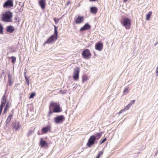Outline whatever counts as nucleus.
I'll return each mask as SVG.
<instances>
[{"instance_id":"nucleus-10","label":"nucleus","mask_w":158,"mask_h":158,"mask_svg":"<svg viewBox=\"0 0 158 158\" xmlns=\"http://www.w3.org/2000/svg\"><path fill=\"white\" fill-rule=\"evenodd\" d=\"M21 127V125L19 124V122H17L15 120L12 123V127L13 128L15 129L17 131Z\"/></svg>"},{"instance_id":"nucleus-9","label":"nucleus","mask_w":158,"mask_h":158,"mask_svg":"<svg viewBox=\"0 0 158 158\" xmlns=\"http://www.w3.org/2000/svg\"><path fill=\"white\" fill-rule=\"evenodd\" d=\"M13 6V2L12 0H7L3 5V7L6 8L11 7Z\"/></svg>"},{"instance_id":"nucleus-11","label":"nucleus","mask_w":158,"mask_h":158,"mask_svg":"<svg viewBox=\"0 0 158 158\" xmlns=\"http://www.w3.org/2000/svg\"><path fill=\"white\" fill-rule=\"evenodd\" d=\"M51 127L50 126H48L43 127L41 129L42 132L43 134H45L51 131Z\"/></svg>"},{"instance_id":"nucleus-23","label":"nucleus","mask_w":158,"mask_h":158,"mask_svg":"<svg viewBox=\"0 0 158 158\" xmlns=\"http://www.w3.org/2000/svg\"><path fill=\"white\" fill-rule=\"evenodd\" d=\"M10 107V105L9 102H7L6 103V105L4 109L3 113H5L6 110L8 109V108Z\"/></svg>"},{"instance_id":"nucleus-25","label":"nucleus","mask_w":158,"mask_h":158,"mask_svg":"<svg viewBox=\"0 0 158 158\" xmlns=\"http://www.w3.org/2000/svg\"><path fill=\"white\" fill-rule=\"evenodd\" d=\"M11 62L13 64H15V63L16 60V57L12 56L11 57Z\"/></svg>"},{"instance_id":"nucleus-37","label":"nucleus","mask_w":158,"mask_h":158,"mask_svg":"<svg viewBox=\"0 0 158 158\" xmlns=\"http://www.w3.org/2000/svg\"><path fill=\"white\" fill-rule=\"evenodd\" d=\"M2 100H6V97L5 95H4L2 98Z\"/></svg>"},{"instance_id":"nucleus-46","label":"nucleus","mask_w":158,"mask_h":158,"mask_svg":"<svg viewBox=\"0 0 158 158\" xmlns=\"http://www.w3.org/2000/svg\"><path fill=\"white\" fill-rule=\"evenodd\" d=\"M123 2H126L128 0H123Z\"/></svg>"},{"instance_id":"nucleus-24","label":"nucleus","mask_w":158,"mask_h":158,"mask_svg":"<svg viewBox=\"0 0 158 158\" xmlns=\"http://www.w3.org/2000/svg\"><path fill=\"white\" fill-rule=\"evenodd\" d=\"M152 14V11H149L147 14L146 15V19L147 20H149L150 18V17L151 16Z\"/></svg>"},{"instance_id":"nucleus-14","label":"nucleus","mask_w":158,"mask_h":158,"mask_svg":"<svg viewBox=\"0 0 158 158\" xmlns=\"http://www.w3.org/2000/svg\"><path fill=\"white\" fill-rule=\"evenodd\" d=\"M84 17L83 16H80L76 18L75 20V22L76 24H79L81 23L84 20Z\"/></svg>"},{"instance_id":"nucleus-41","label":"nucleus","mask_w":158,"mask_h":158,"mask_svg":"<svg viewBox=\"0 0 158 158\" xmlns=\"http://www.w3.org/2000/svg\"><path fill=\"white\" fill-rule=\"evenodd\" d=\"M26 72H25L24 73V77L25 79H26V78H28L26 76Z\"/></svg>"},{"instance_id":"nucleus-39","label":"nucleus","mask_w":158,"mask_h":158,"mask_svg":"<svg viewBox=\"0 0 158 158\" xmlns=\"http://www.w3.org/2000/svg\"><path fill=\"white\" fill-rule=\"evenodd\" d=\"M3 106H2V105H0V111H2Z\"/></svg>"},{"instance_id":"nucleus-35","label":"nucleus","mask_w":158,"mask_h":158,"mask_svg":"<svg viewBox=\"0 0 158 158\" xmlns=\"http://www.w3.org/2000/svg\"><path fill=\"white\" fill-rule=\"evenodd\" d=\"M106 138L104 139L100 143V144L101 145L105 141H106Z\"/></svg>"},{"instance_id":"nucleus-43","label":"nucleus","mask_w":158,"mask_h":158,"mask_svg":"<svg viewBox=\"0 0 158 158\" xmlns=\"http://www.w3.org/2000/svg\"><path fill=\"white\" fill-rule=\"evenodd\" d=\"M37 134L38 135H42L43 134L42 133H40V131H38L37 132Z\"/></svg>"},{"instance_id":"nucleus-16","label":"nucleus","mask_w":158,"mask_h":158,"mask_svg":"<svg viewBox=\"0 0 158 158\" xmlns=\"http://www.w3.org/2000/svg\"><path fill=\"white\" fill-rule=\"evenodd\" d=\"M6 31L10 33H13L15 30L14 27L10 25L6 28Z\"/></svg>"},{"instance_id":"nucleus-30","label":"nucleus","mask_w":158,"mask_h":158,"mask_svg":"<svg viewBox=\"0 0 158 158\" xmlns=\"http://www.w3.org/2000/svg\"><path fill=\"white\" fill-rule=\"evenodd\" d=\"M24 6V4H23L22 5V6L19 9V11L20 12H22L23 10V7Z\"/></svg>"},{"instance_id":"nucleus-6","label":"nucleus","mask_w":158,"mask_h":158,"mask_svg":"<svg viewBox=\"0 0 158 158\" xmlns=\"http://www.w3.org/2000/svg\"><path fill=\"white\" fill-rule=\"evenodd\" d=\"M96 139V138L94 135H92L88 139L87 143V145L89 147H91L95 143Z\"/></svg>"},{"instance_id":"nucleus-31","label":"nucleus","mask_w":158,"mask_h":158,"mask_svg":"<svg viewBox=\"0 0 158 158\" xmlns=\"http://www.w3.org/2000/svg\"><path fill=\"white\" fill-rule=\"evenodd\" d=\"M6 100H2L1 104L0 105H2V106H4L6 103Z\"/></svg>"},{"instance_id":"nucleus-1","label":"nucleus","mask_w":158,"mask_h":158,"mask_svg":"<svg viewBox=\"0 0 158 158\" xmlns=\"http://www.w3.org/2000/svg\"><path fill=\"white\" fill-rule=\"evenodd\" d=\"M49 109L50 110L48 114V116H51L53 112L59 113L62 111L59 105L56 103H51L49 106Z\"/></svg>"},{"instance_id":"nucleus-34","label":"nucleus","mask_w":158,"mask_h":158,"mask_svg":"<svg viewBox=\"0 0 158 158\" xmlns=\"http://www.w3.org/2000/svg\"><path fill=\"white\" fill-rule=\"evenodd\" d=\"M15 20L19 23V17L18 15H16L15 16Z\"/></svg>"},{"instance_id":"nucleus-17","label":"nucleus","mask_w":158,"mask_h":158,"mask_svg":"<svg viewBox=\"0 0 158 158\" xmlns=\"http://www.w3.org/2000/svg\"><path fill=\"white\" fill-rule=\"evenodd\" d=\"M42 138H41L40 142V145L41 147H44L48 145V143L47 142L42 139Z\"/></svg>"},{"instance_id":"nucleus-28","label":"nucleus","mask_w":158,"mask_h":158,"mask_svg":"<svg viewBox=\"0 0 158 158\" xmlns=\"http://www.w3.org/2000/svg\"><path fill=\"white\" fill-rule=\"evenodd\" d=\"M103 152L101 151L98 153L96 158H99L100 157L103 155Z\"/></svg>"},{"instance_id":"nucleus-29","label":"nucleus","mask_w":158,"mask_h":158,"mask_svg":"<svg viewBox=\"0 0 158 158\" xmlns=\"http://www.w3.org/2000/svg\"><path fill=\"white\" fill-rule=\"evenodd\" d=\"M3 27L2 25L0 23V34H2L3 31Z\"/></svg>"},{"instance_id":"nucleus-45","label":"nucleus","mask_w":158,"mask_h":158,"mask_svg":"<svg viewBox=\"0 0 158 158\" xmlns=\"http://www.w3.org/2000/svg\"><path fill=\"white\" fill-rule=\"evenodd\" d=\"M90 1L94 2L96 1V0H89Z\"/></svg>"},{"instance_id":"nucleus-48","label":"nucleus","mask_w":158,"mask_h":158,"mask_svg":"<svg viewBox=\"0 0 158 158\" xmlns=\"http://www.w3.org/2000/svg\"><path fill=\"white\" fill-rule=\"evenodd\" d=\"M122 112V111H120L119 112V114H120Z\"/></svg>"},{"instance_id":"nucleus-36","label":"nucleus","mask_w":158,"mask_h":158,"mask_svg":"<svg viewBox=\"0 0 158 158\" xmlns=\"http://www.w3.org/2000/svg\"><path fill=\"white\" fill-rule=\"evenodd\" d=\"M25 79V80H26V81L27 84V85H29V79H28V78H27L26 79Z\"/></svg>"},{"instance_id":"nucleus-32","label":"nucleus","mask_w":158,"mask_h":158,"mask_svg":"<svg viewBox=\"0 0 158 158\" xmlns=\"http://www.w3.org/2000/svg\"><path fill=\"white\" fill-rule=\"evenodd\" d=\"M35 95V94L34 93H32L30 95L29 98H33Z\"/></svg>"},{"instance_id":"nucleus-42","label":"nucleus","mask_w":158,"mask_h":158,"mask_svg":"<svg viewBox=\"0 0 158 158\" xmlns=\"http://www.w3.org/2000/svg\"><path fill=\"white\" fill-rule=\"evenodd\" d=\"M156 73L157 74V76L158 75V67H157V68L156 69Z\"/></svg>"},{"instance_id":"nucleus-5","label":"nucleus","mask_w":158,"mask_h":158,"mask_svg":"<svg viewBox=\"0 0 158 158\" xmlns=\"http://www.w3.org/2000/svg\"><path fill=\"white\" fill-rule=\"evenodd\" d=\"M65 120V117L63 115H58L54 118V122L56 124L62 123Z\"/></svg>"},{"instance_id":"nucleus-47","label":"nucleus","mask_w":158,"mask_h":158,"mask_svg":"<svg viewBox=\"0 0 158 158\" xmlns=\"http://www.w3.org/2000/svg\"><path fill=\"white\" fill-rule=\"evenodd\" d=\"M158 153V150H157V151L156 152V154H155V155H156Z\"/></svg>"},{"instance_id":"nucleus-27","label":"nucleus","mask_w":158,"mask_h":158,"mask_svg":"<svg viewBox=\"0 0 158 158\" xmlns=\"http://www.w3.org/2000/svg\"><path fill=\"white\" fill-rule=\"evenodd\" d=\"M34 132V131L33 130H31L29 131L28 133L27 134V136L28 137H29V136L32 135L33 133Z\"/></svg>"},{"instance_id":"nucleus-40","label":"nucleus","mask_w":158,"mask_h":158,"mask_svg":"<svg viewBox=\"0 0 158 158\" xmlns=\"http://www.w3.org/2000/svg\"><path fill=\"white\" fill-rule=\"evenodd\" d=\"M9 85V86H10L12 83V82L11 80L8 81Z\"/></svg>"},{"instance_id":"nucleus-15","label":"nucleus","mask_w":158,"mask_h":158,"mask_svg":"<svg viewBox=\"0 0 158 158\" xmlns=\"http://www.w3.org/2000/svg\"><path fill=\"white\" fill-rule=\"evenodd\" d=\"M103 47V44L101 42H98L95 45V48L96 50L101 51Z\"/></svg>"},{"instance_id":"nucleus-4","label":"nucleus","mask_w":158,"mask_h":158,"mask_svg":"<svg viewBox=\"0 0 158 158\" xmlns=\"http://www.w3.org/2000/svg\"><path fill=\"white\" fill-rule=\"evenodd\" d=\"M121 23L127 29L130 28L131 23L130 19L128 18H124L123 21H121Z\"/></svg>"},{"instance_id":"nucleus-7","label":"nucleus","mask_w":158,"mask_h":158,"mask_svg":"<svg viewBox=\"0 0 158 158\" xmlns=\"http://www.w3.org/2000/svg\"><path fill=\"white\" fill-rule=\"evenodd\" d=\"M82 55L84 58L88 59L91 56V54L89 49H86L82 52Z\"/></svg>"},{"instance_id":"nucleus-50","label":"nucleus","mask_w":158,"mask_h":158,"mask_svg":"<svg viewBox=\"0 0 158 158\" xmlns=\"http://www.w3.org/2000/svg\"><path fill=\"white\" fill-rule=\"evenodd\" d=\"M158 42H157V44H158Z\"/></svg>"},{"instance_id":"nucleus-12","label":"nucleus","mask_w":158,"mask_h":158,"mask_svg":"<svg viewBox=\"0 0 158 158\" xmlns=\"http://www.w3.org/2000/svg\"><path fill=\"white\" fill-rule=\"evenodd\" d=\"M91 28V26L88 23H86L80 30V31H83Z\"/></svg>"},{"instance_id":"nucleus-21","label":"nucleus","mask_w":158,"mask_h":158,"mask_svg":"<svg viewBox=\"0 0 158 158\" xmlns=\"http://www.w3.org/2000/svg\"><path fill=\"white\" fill-rule=\"evenodd\" d=\"M12 116H13V115L11 114H10L7 117V118L6 122V124L10 122Z\"/></svg>"},{"instance_id":"nucleus-44","label":"nucleus","mask_w":158,"mask_h":158,"mask_svg":"<svg viewBox=\"0 0 158 158\" xmlns=\"http://www.w3.org/2000/svg\"><path fill=\"white\" fill-rule=\"evenodd\" d=\"M24 4V3H22V2H20L19 3V6H22V4Z\"/></svg>"},{"instance_id":"nucleus-2","label":"nucleus","mask_w":158,"mask_h":158,"mask_svg":"<svg viewBox=\"0 0 158 158\" xmlns=\"http://www.w3.org/2000/svg\"><path fill=\"white\" fill-rule=\"evenodd\" d=\"M54 34L52 35L49 37L45 43L44 44V45L46 44H49L52 43L54 40H56L58 38V34L57 32V27L56 26L54 25Z\"/></svg>"},{"instance_id":"nucleus-26","label":"nucleus","mask_w":158,"mask_h":158,"mask_svg":"<svg viewBox=\"0 0 158 158\" xmlns=\"http://www.w3.org/2000/svg\"><path fill=\"white\" fill-rule=\"evenodd\" d=\"M129 92V91L128 89V88H125L123 92V93L124 94H127Z\"/></svg>"},{"instance_id":"nucleus-20","label":"nucleus","mask_w":158,"mask_h":158,"mask_svg":"<svg viewBox=\"0 0 158 158\" xmlns=\"http://www.w3.org/2000/svg\"><path fill=\"white\" fill-rule=\"evenodd\" d=\"M135 100L132 101L127 106H125L124 109L125 110L129 109L131 106L135 102Z\"/></svg>"},{"instance_id":"nucleus-18","label":"nucleus","mask_w":158,"mask_h":158,"mask_svg":"<svg viewBox=\"0 0 158 158\" xmlns=\"http://www.w3.org/2000/svg\"><path fill=\"white\" fill-rule=\"evenodd\" d=\"M90 11L93 14H96L98 11V8L95 6H93L90 8Z\"/></svg>"},{"instance_id":"nucleus-38","label":"nucleus","mask_w":158,"mask_h":158,"mask_svg":"<svg viewBox=\"0 0 158 158\" xmlns=\"http://www.w3.org/2000/svg\"><path fill=\"white\" fill-rule=\"evenodd\" d=\"M8 81H11V75H10L9 74L8 75Z\"/></svg>"},{"instance_id":"nucleus-33","label":"nucleus","mask_w":158,"mask_h":158,"mask_svg":"<svg viewBox=\"0 0 158 158\" xmlns=\"http://www.w3.org/2000/svg\"><path fill=\"white\" fill-rule=\"evenodd\" d=\"M53 19L56 24H57L59 22V19H57L55 18H53Z\"/></svg>"},{"instance_id":"nucleus-22","label":"nucleus","mask_w":158,"mask_h":158,"mask_svg":"<svg viewBox=\"0 0 158 158\" xmlns=\"http://www.w3.org/2000/svg\"><path fill=\"white\" fill-rule=\"evenodd\" d=\"M102 132H100L99 133H97L95 135V136L96 138V139L98 140L101 137Z\"/></svg>"},{"instance_id":"nucleus-8","label":"nucleus","mask_w":158,"mask_h":158,"mask_svg":"<svg viewBox=\"0 0 158 158\" xmlns=\"http://www.w3.org/2000/svg\"><path fill=\"white\" fill-rule=\"evenodd\" d=\"M79 68L78 67H76V68L74 69L73 78L74 80H77L79 79Z\"/></svg>"},{"instance_id":"nucleus-3","label":"nucleus","mask_w":158,"mask_h":158,"mask_svg":"<svg viewBox=\"0 0 158 158\" xmlns=\"http://www.w3.org/2000/svg\"><path fill=\"white\" fill-rule=\"evenodd\" d=\"M12 17V13L10 11H6L3 14L2 20L5 22H11Z\"/></svg>"},{"instance_id":"nucleus-49","label":"nucleus","mask_w":158,"mask_h":158,"mask_svg":"<svg viewBox=\"0 0 158 158\" xmlns=\"http://www.w3.org/2000/svg\"><path fill=\"white\" fill-rule=\"evenodd\" d=\"M2 111H0V115H1V113H2Z\"/></svg>"},{"instance_id":"nucleus-19","label":"nucleus","mask_w":158,"mask_h":158,"mask_svg":"<svg viewBox=\"0 0 158 158\" xmlns=\"http://www.w3.org/2000/svg\"><path fill=\"white\" fill-rule=\"evenodd\" d=\"M89 79V77L87 75L85 74L82 77V81L84 83L85 81Z\"/></svg>"},{"instance_id":"nucleus-13","label":"nucleus","mask_w":158,"mask_h":158,"mask_svg":"<svg viewBox=\"0 0 158 158\" xmlns=\"http://www.w3.org/2000/svg\"><path fill=\"white\" fill-rule=\"evenodd\" d=\"M38 4L41 9L43 10L45 8L46 0H40L38 2Z\"/></svg>"}]
</instances>
